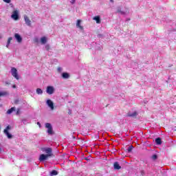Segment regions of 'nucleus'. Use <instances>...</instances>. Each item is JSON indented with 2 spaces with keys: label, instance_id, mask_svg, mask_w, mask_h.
Instances as JSON below:
<instances>
[{
  "label": "nucleus",
  "instance_id": "obj_30",
  "mask_svg": "<svg viewBox=\"0 0 176 176\" xmlns=\"http://www.w3.org/2000/svg\"><path fill=\"white\" fill-rule=\"evenodd\" d=\"M6 3H10V0H3Z\"/></svg>",
  "mask_w": 176,
  "mask_h": 176
},
{
  "label": "nucleus",
  "instance_id": "obj_18",
  "mask_svg": "<svg viewBox=\"0 0 176 176\" xmlns=\"http://www.w3.org/2000/svg\"><path fill=\"white\" fill-rule=\"evenodd\" d=\"M81 21H80L79 19L77 21L76 27H77V28H80V30H83V26L80 25Z\"/></svg>",
  "mask_w": 176,
  "mask_h": 176
},
{
  "label": "nucleus",
  "instance_id": "obj_33",
  "mask_svg": "<svg viewBox=\"0 0 176 176\" xmlns=\"http://www.w3.org/2000/svg\"><path fill=\"white\" fill-rule=\"evenodd\" d=\"M70 2L71 3H75V0H72Z\"/></svg>",
  "mask_w": 176,
  "mask_h": 176
},
{
  "label": "nucleus",
  "instance_id": "obj_15",
  "mask_svg": "<svg viewBox=\"0 0 176 176\" xmlns=\"http://www.w3.org/2000/svg\"><path fill=\"white\" fill-rule=\"evenodd\" d=\"M62 78L63 79H69V74H68L67 72H63L62 74Z\"/></svg>",
  "mask_w": 176,
  "mask_h": 176
},
{
  "label": "nucleus",
  "instance_id": "obj_2",
  "mask_svg": "<svg viewBox=\"0 0 176 176\" xmlns=\"http://www.w3.org/2000/svg\"><path fill=\"white\" fill-rule=\"evenodd\" d=\"M11 75L16 79V80H19L20 79V77L19 76V73L17 72V69L16 67H12L10 70Z\"/></svg>",
  "mask_w": 176,
  "mask_h": 176
},
{
  "label": "nucleus",
  "instance_id": "obj_37",
  "mask_svg": "<svg viewBox=\"0 0 176 176\" xmlns=\"http://www.w3.org/2000/svg\"><path fill=\"white\" fill-rule=\"evenodd\" d=\"M126 21H130V19H126Z\"/></svg>",
  "mask_w": 176,
  "mask_h": 176
},
{
  "label": "nucleus",
  "instance_id": "obj_7",
  "mask_svg": "<svg viewBox=\"0 0 176 176\" xmlns=\"http://www.w3.org/2000/svg\"><path fill=\"white\" fill-rule=\"evenodd\" d=\"M50 155H45V154H41L38 158V160L40 162H45V160H47V157H49Z\"/></svg>",
  "mask_w": 176,
  "mask_h": 176
},
{
  "label": "nucleus",
  "instance_id": "obj_39",
  "mask_svg": "<svg viewBox=\"0 0 176 176\" xmlns=\"http://www.w3.org/2000/svg\"><path fill=\"white\" fill-rule=\"evenodd\" d=\"M1 38H2V36L0 35V39H1Z\"/></svg>",
  "mask_w": 176,
  "mask_h": 176
},
{
  "label": "nucleus",
  "instance_id": "obj_24",
  "mask_svg": "<svg viewBox=\"0 0 176 176\" xmlns=\"http://www.w3.org/2000/svg\"><path fill=\"white\" fill-rule=\"evenodd\" d=\"M8 92H0V97H1V96H7Z\"/></svg>",
  "mask_w": 176,
  "mask_h": 176
},
{
  "label": "nucleus",
  "instance_id": "obj_29",
  "mask_svg": "<svg viewBox=\"0 0 176 176\" xmlns=\"http://www.w3.org/2000/svg\"><path fill=\"white\" fill-rule=\"evenodd\" d=\"M141 175L145 176V170H141Z\"/></svg>",
  "mask_w": 176,
  "mask_h": 176
},
{
  "label": "nucleus",
  "instance_id": "obj_10",
  "mask_svg": "<svg viewBox=\"0 0 176 176\" xmlns=\"http://www.w3.org/2000/svg\"><path fill=\"white\" fill-rule=\"evenodd\" d=\"M117 13H119L120 14H129L130 13V12L129 11V10H126L125 12L124 11H122V10L120 9V8H117Z\"/></svg>",
  "mask_w": 176,
  "mask_h": 176
},
{
  "label": "nucleus",
  "instance_id": "obj_32",
  "mask_svg": "<svg viewBox=\"0 0 176 176\" xmlns=\"http://www.w3.org/2000/svg\"><path fill=\"white\" fill-rule=\"evenodd\" d=\"M19 113H20V109H18L16 111V115H19Z\"/></svg>",
  "mask_w": 176,
  "mask_h": 176
},
{
  "label": "nucleus",
  "instance_id": "obj_5",
  "mask_svg": "<svg viewBox=\"0 0 176 176\" xmlns=\"http://www.w3.org/2000/svg\"><path fill=\"white\" fill-rule=\"evenodd\" d=\"M46 104L49 107V108H50L51 111H54V103L53 102V101H52V100H47Z\"/></svg>",
  "mask_w": 176,
  "mask_h": 176
},
{
  "label": "nucleus",
  "instance_id": "obj_13",
  "mask_svg": "<svg viewBox=\"0 0 176 176\" xmlns=\"http://www.w3.org/2000/svg\"><path fill=\"white\" fill-rule=\"evenodd\" d=\"M93 20H94L95 21H96V24H101V18L100 17V16H95L93 18Z\"/></svg>",
  "mask_w": 176,
  "mask_h": 176
},
{
  "label": "nucleus",
  "instance_id": "obj_21",
  "mask_svg": "<svg viewBox=\"0 0 176 176\" xmlns=\"http://www.w3.org/2000/svg\"><path fill=\"white\" fill-rule=\"evenodd\" d=\"M41 42L42 45H45V43H46L47 42V41L46 40V37H42L41 38Z\"/></svg>",
  "mask_w": 176,
  "mask_h": 176
},
{
  "label": "nucleus",
  "instance_id": "obj_34",
  "mask_svg": "<svg viewBox=\"0 0 176 176\" xmlns=\"http://www.w3.org/2000/svg\"><path fill=\"white\" fill-rule=\"evenodd\" d=\"M37 124H38V126L39 127H41V122H37Z\"/></svg>",
  "mask_w": 176,
  "mask_h": 176
},
{
  "label": "nucleus",
  "instance_id": "obj_6",
  "mask_svg": "<svg viewBox=\"0 0 176 176\" xmlns=\"http://www.w3.org/2000/svg\"><path fill=\"white\" fill-rule=\"evenodd\" d=\"M47 94H53L54 93V87L48 86L46 89Z\"/></svg>",
  "mask_w": 176,
  "mask_h": 176
},
{
  "label": "nucleus",
  "instance_id": "obj_8",
  "mask_svg": "<svg viewBox=\"0 0 176 176\" xmlns=\"http://www.w3.org/2000/svg\"><path fill=\"white\" fill-rule=\"evenodd\" d=\"M23 19L25 20L26 25H28V27H31V20L30 19V17H28L27 15H24Z\"/></svg>",
  "mask_w": 176,
  "mask_h": 176
},
{
  "label": "nucleus",
  "instance_id": "obj_27",
  "mask_svg": "<svg viewBox=\"0 0 176 176\" xmlns=\"http://www.w3.org/2000/svg\"><path fill=\"white\" fill-rule=\"evenodd\" d=\"M57 71H58V72H62L63 68H61V67H58Z\"/></svg>",
  "mask_w": 176,
  "mask_h": 176
},
{
  "label": "nucleus",
  "instance_id": "obj_16",
  "mask_svg": "<svg viewBox=\"0 0 176 176\" xmlns=\"http://www.w3.org/2000/svg\"><path fill=\"white\" fill-rule=\"evenodd\" d=\"M12 41H13V37H9L7 41V44L6 45L8 49H9V46L10 45V42H12Z\"/></svg>",
  "mask_w": 176,
  "mask_h": 176
},
{
  "label": "nucleus",
  "instance_id": "obj_14",
  "mask_svg": "<svg viewBox=\"0 0 176 176\" xmlns=\"http://www.w3.org/2000/svg\"><path fill=\"white\" fill-rule=\"evenodd\" d=\"M114 170H120L122 168V166L119 164V162H115L113 164Z\"/></svg>",
  "mask_w": 176,
  "mask_h": 176
},
{
  "label": "nucleus",
  "instance_id": "obj_19",
  "mask_svg": "<svg viewBox=\"0 0 176 176\" xmlns=\"http://www.w3.org/2000/svg\"><path fill=\"white\" fill-rule=\"evenodd\" d=\"M36 94L42 95V94H43V91L42 90V89L37 88L36 90Z\"/></svg>",
  "mask_w": 176,
  "mask_h": 176
},
{
  "label": "nucleus",
  "instance_id": "obj_4",
  "mask_svg": "<svg viewBox=\"0 0 176 176\" xmlns=\"http://www.w3.org/2000/svg\"><path fill=\"white\" fill-rule=\"evenodd\" d=\"M11 19H12V20H14L15 21H17V20H19V10H15L12 12Z\"/></svg>",
  "mask_w": 176,
  "mask_h": 176
},
{
  "label": "nucleus",
  "instance_id": "obj_31",
  "mask_svg": "<svg viewBox=\"0 0 176 176\" xmlns=\"http://www.w3.org/2000/svg\"><path fill=\"white\" fill-rule=\"evenodd\" d=\"M16 85H12V89H16Z\"/></svg>",
  "mask_w": 176,
  "mask_h": 176
},
{
  "label": "nucleus",
  "instance_id": "obj_9",
  "mask_svg": "<svg viewBox=\"0 0 176 176\" xmlns=\"http://www.w3.org/2000/svg\"><path fill=\"white\" fill-rule=\"evenodd\" d=\"M14 38L18 43H21V42H23V38H21V36H20V34L18 33L14 34Z\"/></svg>",
  "mask_w": 176,
  "mask_h": 176
},
{
  "label": "nucleus",
  "instance_id": "obj_20",
  "mask_svg": "<svg viewBox=\"0 0 176 176\" xmlns=\"http://www.w3.org/2000/svg\"><path fill=\"white\" fill-rule=\"evenodd\" d=\"M155 143L157 144V145H162V139L160 138H156Z\"/></svg>",
  "mask_w": 176,
  "mask_h": 176
},
{
  "label": "nucleus",
  "instance_id": "obj_38",
  "mask_svg": "<svg viewBox=\"0 0 176 176\" xmlns=\"http://www.w3.org/2000/svg\"><path fill=\"white\" fill-rule=\"evenodd\" d=\"M110 2H113V0H110Z\"/></svg>",
  "mask_w": 176,
  "mask_h": 176
},
{
  "label": "nucleus",
  "instance_id": "obj_25",
  "mask_svg": "<svg viewBox=\"0 0 176 176\" xmlns=\"http://www.w3.org/2000/svg\"><path fill=\"white\" fill-rule=\"evenodd\" d=\"M45 50H50V46L49 45H45Z\"/></svg>",
  "mask_w": 176,
  "mask_h": 176
},
{
  "label": "nucleus",
  "instance_id": "obj_28",
  "mask_svg": "<svg viewBox=\"0 0 176 176\" xmlns=\"http://www.w3.org/2000/svg\"><path fill=\"white\" fill-rule=\"evenodd\" d=\"M34 41L36 43H38L39 42V39L38 38H35Z\"/></svg>",
  "mask_w": 176,
  "mask_h": 176
},
{
  "label": "nucleus",
  "instance_id": "obj_23",
  "mask_svg": "<svg viewBox=\"0 0 176 176\" xmlns=\"http://www.w3.org/2000/svg\"><path fill=\"white\" fill-rule=\"evenodd\" d=\"M133 148H134L133 146H130L128 147V148L126 149L128 153H130V152H131V151H133Z\"/></svg>",
  "mask_w": 176,
  "mask_h": 176
},
{
  "label": "nucleus",
  "instance_id": "obj_3",
  "mask_svg": "<svg viewBox=\"0 0 176 176\" xmlns=\"http://www.w3.org/2000/svg\"><path fill=\"white\" fill-rule=\"evenodd\" d=\"M12 129V126H10V125H8L6 129H4L3 131V133L4 134H6V135L8 137V138L9 140L13 138V135H12L11 133H9V131L8 130H10Z\"/></svg>",
  "mask_w": 176,
  "mask_h": 176
},
{
  "label": "nucleus",
  "instance_id": "obj_12",
  "mask_svg": "<svg viewBox=\"0 0 176 176\" xmlns=\"http://www.w3.org/2000/svg\"><path fill=\"white\" fill-rule=\"evenodd\" d=\"M43 152H45L46 155L52 156V148H42Z\"/></svg>",
  "mask_w": 176,
  "mask_h": 176
},
{
  "label": "nucleus",
  "instance_id": "obj_40",
  "mask_svg": "<svg viewBox=\"0 0 176 176\" xmlns=\"http://www.w3.org/2000/svg\"><path fill=\"white\" fill-rule=\"evenodd\" d=\"M0 151H2V150L0 148Z\"/></svg>",
  "mask_w": 176,
  "mask_h": 176
},
{
  "label": "nucleus",
  "instance_id": "obj_11",
  "mask_svg": "<svg viewBox=\"0 0 176 176\" xmlns=\"http://www.w3.org/2000/svg\"><path fill=\"white\" fill-rule=\"evenodd\" d=\"M129 118H135L136 116H138V112L133 111V112H129L126 115Z\"/></svg>",
  "mask_w": 176,
  "mask_h": 176
},
{
  "label": "nucleus",
  "instance_id": "obj_1",
  "mask_svg": "<svg viewBox=\"0 0 176 176\" xmlns=\"http://www.w3.org/2000/svg\"><path fill=\"white\" fill-rule=\"evenodd\" d=\"M45 129H47V133L49 135H53L54 132L53 131V126H52V124L47 122L45 123Z\"/></svg>",
  "mask_w": 176,
  "mask_h": 176
},
{
  "label": "nucleus",
  "instance_id": "obj_17",
  "mask_svg": "<svg viewBox=\"0 0 176 176\" xmlns=\"http://www.w3.org/2000/svg\"><path fill=\"white\" fill-rule=\"evenodd\" d=\"M14 111H16V107H12L7 111V115H10L11 113H13Z\"/></svg>",
  "mask_w": 176,
  "mask_h": 176
},
{
  "label": "nucleus",
  "instance_id": "obj_22",
  "mask_svg": "<svg viewBox=\"0 0 176 176\" xmlns=\"http://www.w3.org/2000/svg\"><path fill=\"white\" fill-rule=\"evenodd\" d=\"M51 175H58V172L56 170H53L52 172H51Z\"/></svg>",
  "mask_w": 176,
  "mask_h": 176
},
{
  "label": "nucleus",
  "instance_id": "obj_35",
  "mask_svg": "<svg viewBox=\"0 0 176 176\" xmlns=\"http://www.w3.org/2000/svg\"><path fill=\"white\" fill-rule=\"evenodd\" d=\"M6 85H10V82L6 81Z\"/></svg>",
  "mask_w": 176,
  "mask_h": 176
},
{
  "label": "nucleus",
  "instance_id": "obj_36",
  "mask_svg": "<svg viewBox=\"0 0 176 176\" xmlns=\"http://www.w3.org/2000/svg\"><path fill=\"white\" fill-rule=\"evenodd\" d=\"M22 122H23V123L25 124V120H23Z\"/></svg>",
  "mask_w": 176,
  "mask_h": 176
},
{
  "label": "nucleus",
  "instance_id": "obj_26",
  "mask_svg": "<svg viewBox=\"0 0 176 176\" xmlns=\"http://www.w3.org/2000/svg\"><path fill=\"white\" fill-rule=\"evenodd\" d=\"M152 159H153V160H156V159H157V155H153L152 156Z\"/></svg>",
  "mask_w": 176,
  "mask_h": 176
}]
</instances>
